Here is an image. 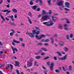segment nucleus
Segmentation results:
<instances>
[{"mask_svg":"<svg viewBox=\"0 0 74 74\" xmlns=\"http://www.w3.org/2000/svg\"><path fill=\"white\" fill-rule=\"evenodd\" d=\"M38 1H40V4H39L40 5H42V0H36V3H38Z\"/></svg>","mask_w":74,"mask_h":74,"instance_id":"nucleus-11","label":"nucleus"},{"mask_svg":"<svg viewBox=\"0 0 74 74\" xmlns=\"http://www.w3.org/2000/svg\"><path fill=\"white\" fill-rule=\"evenodd\" d=\"M35 37L36 38H37L38 40H41V39H42V38H44V37H46V35L44 34L41 35L40 38H39L38 36V35H35Z\"/></svg>","mask_w":74,"mask_h":74,"instance_id":"nucleus-6","label":"nucleus"},{"mask_svg":"<svg viewBox=\"0 0 74 74\" xmlns=\"http://www.w3.org/2000/svg\"><path fill=\"white\" fill-rule=\"evenodd\" d=\"M2 53H3V51H0V54H2Z\"/></svg>","mask_w":74,"mask_h":74,"instance_id":"nucleus-64","label":"nucleus"},{"mask_svg":"<svg viewBox=\"0 0 74 74\" xmlns=\"http://www.w3.org/2000/svg\"><path fill=\"white\" fill-rule=\"evenodd\" d=\"M11 18L12 21L14 22L15 20L14 18V16H13V15H12L11 16H8L7 17H6L5 19L7 21H10V19H9V18Z\"/></svg>","mask_w":74,"mask_h":74,"instance_id":"nucleus-4","label":"nucleus"},{"mask_svg":"<svg viewBox=\"0 0 74 74\" xmlns=\"http://www.w3.org/2000/svg\"><path fill=\"white\" fill-rule=\"evenodd\" d=\"M36 58L37 59H40L41 58V56H37L36 57Z\"/></svg>","mask_w":74,"mask_h":74,"instance_id":"nucleus-34","label":"nucleus"},{"mask_svg":"<svg viewBox=\"0 0 74 74\" xmlns=\"http://www.w3.org/2000/svg\"><path fill=\"white\" fill-rule=\"evenodd\" d=\"M65 10V11H70V10L69 9H68V8H64Z\"/></svg>","mask_w":74,"mask_h":74,"instance_id":"nucleus-36","label":"nucleus"},{"mask_svg":"<svg viewBox=\"0 0 74 74\" xmlns=\"http://www.w3.org/2000/svg\"><path fill=\"white\" fill-rule=\"evenodd\" d=\"M63 4V3L62 0H57V5L58 6H62Z\"/></svg>","mask_w":74,"mask_h":74,"instance_id":"nucleus-5","label":"nucleus"},{"mask_svg":"<svg viewBox=\"0 0 74 74\" xmlns=\"http://www.w3.org/2000/svg\"><path fill=\"white\" fill-rule=\"evenodd\" d=\"M34 62V59L33 58H31L29 61L27 62V67H32V66H33V62Z\"/></svg>","mask_w":74,"mask_h":74,"instance_id":"nucleus-2","label":"nucleus"},{"mask_svg":"<svg viewBox=\"0 0 74 74\" xmlns=\"http://www.w3.org/2000/svg\"><path fill=\"white\" fill-rule=\"evenodd\" d=\"M54 59L55 60H57L58 59L57 58V57H54Z\"/></svg>","mask_w":74,"mask_h":74,"instance_id":"nucleus-44","label":"nucleus"},{"mask_svg":"<svg viewBox=\"0 0 74 74\" xmlns=\"http://www.w3.org/2000/svg\"><path fill=\"white\" fill-rule=\"evenodd\" d=\"M12 45H13V46H15L16 45L15 44V43L13 42H12Z\"/></svg>","mask_w":74,"mask_h":74,"instance_id":"nucleus-55","label":"nucleus"},{"mask_svg":"<svg viewBox=\"0 0 74 74\" xmlns=\"http://www.w3.org/2000/svg\"><path fill=\"white\" fill-rule=\"evenodd\" d=\"M1 11V12H7V10H2Z\"/></svg>","mask_w":74,"mask_h":74,"instance_id":"nucleus-52","label":"nucleus"},{"mask_svg":"<svg viewBox=\"0 0 74 74\" xmlns=\"http://www.w3.org/2000/svg\"><path fill=\"white\" fill-rule=\"evenodd\" d=\"M64 26L65 27H67L68 26L67 25V24H65L64 25Z\"/></svg>","mask_w":74,"mask_h":74,"instance_id":"nucleus-53","label":"nucleus"},{"mask_svg":"<svg viewBox=\"0 0 74 74\" xmlns=\"http://www.w3.org/2000/svg\"><path fill=\"white\" fill-rule=\"evenodd\" d=\"M44 51H48V50L46 49V48H45L44 49Z\"/></svg>","mask_w":74,"mask_h":74,"instance_id":"nucleus-59","label":"nucleus"},{"mask_svg":"<svg viewBox=\"0 0 74 74\" xmlns=\"http://www.w3.org/2000/svg\"><path fill=\"white\" fill-rule=\"evenodd\" d=\"M44 73H45V74H47V71H44Z\"/></svg>","mask_w":74,"mask_h":74,"instance_id":"nucleus-60","label":"nucleus"},{"mask_svg":"<svg viewBox=\"0 0 74 74\" xmlns=\"http://www.w3.org/2000/svg\"><path fill=\"white\" fill-rule=\"evenodd\" d=\"M55 71L56 73H60V71L58 69H56L55 70Z\"/></svg>","mask_w":74,"mask_h":74,"instance_id":"nucleus-39","label":"nucleus"},{"mask_svg":"<svg viewBox=\"0 0 74 74\" xmlns=\"http://www.w3.org/2000/svg\"><path fill=\"white\" fill-rule=\"evenodd\" d=\"M1 1H0V4H2V3L3 2V0H1Z\"/></svg>","mask_w":74,"mask_h":74,"instance_id":"nucleus-62","label":"nucleus"},{"mask_svg":"<svg viewBox=\"0 0 74 74\" xmlns=\"http://www.w3.org/2000/svg\"><path fill=\"white\" fill-rule=\"evenodd\" d=\"M42 15L41 14H39V15L38 16V17L39 18H41V17Z\"/></svg>","mask_w":74,"mask_h":74,"instance_id":"nucleus-61","label":"nucleus"},{"mask_svg":"<svg viewBox=\"0 0 74 74\" xmlns=\"http://www.w3.org/2000/svg\"><path fill=\"white\" fill-rule=\"evenodd\" d=\"M7 11H6V14H9V13H10V12H11V11L9 10L8 11V10H6Z\"/></svg>","mask_w":74,"mask_h":74,"instance_id":"nucleus-35","label":"nucleus"},{"mask_svg":"<svg viewBox=\"0 0 74 74\" xmlns=\"http://www.w3.org/2000/svg\"><path fill=\"white\" fill-rule=\"evenodd\" d=\"M45 42H49V39H47L45 40Z\"/></svg>","mask_w":74,"mask_h":74,"instance_id":"nucleus-40","label":"nucleus"},{"mask_svg":"<svg viewBox=\"0 0 74 74\" xmlns=\"http://www.w3.org/2000/svg\"><path fill=\"white\" fill-rule=\"evenodd\" d=\"M10 25H11L12 26H16V25L15 24V23H13L12 22H10L9 23Z\"/></svg>","mask_w":74,"mask_h":74,"instance_id":"nucleus-13","label":"nucleus"},{"mask_svg":"<svg viewBox=\"0 0 74 74\" xmlns=\"http://www.w3.org/2000/svg\"><path fill=\"white\" fill-rule=\"evenodd\" d=\"M66 37L67 40H70V37H69V35H66Z\"/></svg>","mask_w":74,"mask_h":74,"instance_id":"nucleus-29","label":"nucleus"},{"mask_svg":"<svg viewBox=\"0 0 74 74\" xmlns=\"http://www.w3.org/2000/svg\"><path fill=\"white\" fill-rule=\"evenodd\" d=\"M58 28L60 29H63V26H62V24H60L59 25Z\"/></svg>","mask_w":74,"mask_h":74,"instance_id":"nucleus-17","label":"nucleus"},{"mask_svg":"<svg viewBox=\"0 0 74 74\" xmlns=\"http://www.w3.org/2000/svg\"><path fill=\"white\" fill-rule=\"evenodd\" d=\"M42 21H46V20H48L50 19V17L48 15L43 16L41 18Z\"/></svg>","mask_w":74,"mask_h":74,"instance_id":"nucleus-3","label":"nucleus"},{"mask_svg":"<svg viewBox=\"0 0 74 74\" xmlns=\"http://www.w3.org/2000/svg\"><path fill=\"white\" fill-rule=\"evenodd\" d=\"M49 58H50V57L48 56L45 57L44 59L45 60H47V59H49Z\"/></svg>","mask_w":74,"mask_h":74,"instance_id":"nucleus-37","label":"nucleus"},{"mask_svg":"<svg viewBox=\"0 0 74 74\" xmlns=\"http://www.w3.org/2000/svg\"><path fill=\"white\" fill-rule=\"evenodd\" d=\"M50 39L51 40V42L52 43V44L53 45V43H54V39L52 37L50 38Z\"/></svg>","mask_w":74,"mask_h":74,"instance_id":"nucleus-14","label":"nucleus"},{"mask_svg":"<svg viewBox=\"0 0 74 74\" xmlns=\"http://www.w3.org/2000/svg\"><path fill=\"white\" fill-rule=\"evenodd\" d=\"M54 37H58V34H55L54 35Z\"/></svg>","mask_w":74,"mask_h":74,"instance_id":"nucleus-63","label":"nucleus"},{"mask_svg":"<svg viewBox=\"0 0 74 74\" xmlns=\"http://www.w3.org/2000/svg\"><path fill=\"white\" fill-rule=\"evenodd\" d=\"M9 67H10V64H7L6 66V69L8 70L9 69Z\"/></svg>","mask_w":74,"mask_h":74,"instance_id":"nucleus-27","label":"nucleus"},{"mask_svg":"<svg viewBox=\"0 0 74 74\" xmlns=\"http://www.w3.org/2000/svg\"><path fill=\"white\" fill-rule=\"evenodd\" d=\"M37 8V5H34V6H32V8L34 10H35Z\"/></svg>","mask_w":74,"mask_h":74,"instance_id":"nucleus-23","label":"nucleus"},{"mask_svg":"<svg viewBox=\"0 0 74 74\" xmlns=\"http://www.w3.org/2000/svg\"><path fill=\"white\" fill-rule=\"evenodd\" d=\"M52 14V10H50L49 12L48 13V14Z\"/></svg>","mask_w":74,"mask_h":74,"instance_id":"nucleus-49","label":"nucleus"},{"mask_svg":"<svg viewBox=\"0 0 74 74\" xmlns=\"http://www.w3.org/2000/svg\"><path fill=\"white\" fill-rule=\"evenodd\" d=\"M54 23H50V24H49V26H52L53 25Z\"/></svg>","mask_w":74,"mask_h":74,"instance_id":"nucleus-33","label":"nucleus"},{"mask_svg":"<svg viewBox=\"0 0 74 74\" xmlns=\"http://www.w3.org/2000/svg\"><path fill=\"white\" fill-rule=\"evenodd\" d=\"M19 40L21 41H23V39L22 38H20Z\"/></svg>","mask_w":74,"mask_h":74,"instance_id":"nucleus-58","label":"nucleus"},{"mask_svg":"<svg viewBox=\"0 0 74 74\" xmlns=\"http://www.w3.org/2000/svg\"><path fill=\"white\" fill-rule=\"evenodd\" d=\"M12 11L15 13H16L17 12V10L16 9H13Z\"/></svg>","mask_w":74,"mask_h":74,"instance_id":"nucleus-25","label":"nucleus"},{"mask_svg":"<svg viewBox=\"0 0 74 74\" xmlns=\"http://www.w3.org/2000/svg\"><path fill=\"white\" fill-rule=\"evenodd\" d=\"M59 45L60 46H61V47H63V46H64V42H63L62 41H61V42H60L59 43Z\"/></svg>","mask_w":74,"mask_h":74,"instance_id":"nucleus-10","label":"nucleus"},{"mask_svg":"<svg viewBox=\"0 0 74 74\" xmlns=\"http://www.w3.org/2000/svg\"><path fill=\"white\" fill-rule=\"evenodd\" d=\"M43 25L47 26H49V24L48 22H44L43 23Z\"/></svg>","mask_w":74,"mask_h":74,"instance_id":"nucleus-18","label":"nucleus"},{"mask_svg":"<svg viewBox=\"0 0 74 74\" xmlns=\"http://www.w3.org/2000/svg\"><path fill=\"white\" fill-rule=\"evenodd\" d=\"M16 71L17 74H20L19 73V71H18L17 70H16Z\"/></svg>","mask_w":74,"mask_h":74,"instance_id":"nucleus-57","label":"nucleus"},{"mask_svg":"<svg viewBox=\"0 0 74 74\" xmlns=\"http://www.w3.org/2000/svg\"><path fill=\"white\" fill-rule=\"evenodd\" d=\"M29 16H30L31 17H32V13L31 12H29Z\"/></svg>","mask_w":74,"mask_h":74,"instance_id":"nucleus-42","label":"nucleus"},{"mask_svg":"<svg viewBox=\"0 0 74 74\" xmlns=\"http://www.w3.org/2000/svg\"><path fill=\"white\" fill-rule=\"evenodd\" d=\"M63 49H64L65 52H69V49L66 48V47H64V48Z\"/></svg>","mask_w":74,"mask_h":74,"instance_id":"nucleus-19","label":"nucleus"},{"mask_svg":"<svg viewBox=\"0 0 74 74\" xmlns=\"http://www.w3.org/2000/svg\"><path fill=\"white\" fill-rule=\"evenodd\" d=\"M13 42H15L16 43H19V41H16L15 40H13Z\"/></svg>","mask_w":74,"mask_h":74,"instance_id":"nucleus-30","label":"nucleus"},{"mask_svg":"<svg viewBox=\"0 0 74 74\" xmlns=\"http://www.w3.org/2000/svg\"><path fill=\"white\" fill-rule=\"evenodd\" d=\"M45 55V53L44 52H42L41 53V55H42V56H44V55Z\"/></svg>","mask_w":74,"mask_h":74,"instance_id":"nucleus-45","label":"nucleus"},{"mask_svg":"<svg viewBox=\"0 0 74 74\" xmlns=\"http://www.w3.org/2000/svg\"><path fill=\"white\" fill-rule=\"evenodd\" d=\"M64 30H69V28L67 27H64Z\"/></svg>","mask_w":74,"mask_h":74,"instance_id":"nucleus-38","label":"nucleus"},{"mask_svg":"<svg viewBox=\"0 0 74 74\" xmlns=\"http://www.w3.org/2000/svg\"><path fill=\"white\" fill-rule=\"evenodd\" d=\"M57 53L58 54V55H59V56H62V54H61V53L60 52H59V51H57Z\"/></svg>","mask_w":74,"mask_h":74,"instance_id":"nucleus-31","label":"nucleus"},{"mask_svg":"<svg viewBox=\"0 0 74 74\" xmlns=\"http://www.w3.org/2000/svg\"><path fill=\"white\" fill-rule=\"evenodd\" d=\"M16 64L14 65L15 66H18V67H20L19 66V62L17 61H15Z\"/></svg>","mask_w":74,"mask_h":74,"instance_id":"nucleus-12","label":"nucleus"},{"mask_svg":"<svg viewBox=\"0 0 74 74\" xmlns=\"http://www.w3.org/2000/svg\"><path fill=\"white\" fill-rule=\"evenodd\" d=\"M65 21H66V23H70V21H69V19L67 18H65Z\"/></svg>","mask_w":74,"mask_h":74,"instance_id":"nucleus-20","label":"nucleus"},{"mask_svg":"<svg viewBox=\"0 0 74 74\" xmlns=\"http://www.w3.org/2000/svg\"><path fill=\"white\" fill-rule=\"evenodd\" d=\"M42 13L43 15H46L47 14H48V13H47V12L45 11V10L42 11Z\"/></svg>","mask_w":74,"mask_h":74,"instance_id":"nucleus-22","label":"nucleus"},{"mask_svg":"<svg viewBox=\"0 0 74 74\" xmlns=\"http://www.w3.org/2000/svg\"><path fill=\"white\" fill-rule=\"evenodd\" d=\"M59 8H60V10H63V8H62V7L60 6H59Z\"/></svg>","mask_w":74,"mask_h":74,"instance_id":"nucleus-48","label":"nucleus"},{"mask_svg":"<svg viewBox=\"0 0 74 74\" xmlns=\"http://www.w3.org/2000/svg\"><path fill=\"white\" fill-rule=\"evenodd\" d=\"M13 34H14V33L12 32L10 33V35L11 36H12Z\"/></svg>","mask_w":74,"mask_h":74,"instance_id":"nucleus-50","label":"nucleus"},{"mask_svg":"<svg viewBox=\"0 0 74 74\" xmlns=\"http://www.w3.org/2000/svg\"><path fill=\"white\" fill-rule=\"evenodd\" d=\"M37 61H35V62H34V66H36L37 67H38V66H39V65H37Z\"/></svg>","mask_w":74,"mask_h":74,"instance_id":"nucleus-26","label":"nucleus"},{"mask_svg":"<svg viewBox=\"0 0 74 74\" xmlns=\"http://www.w3.org/2000/svg\"><path fill=\"white\" fill-rule=\"evenodd\" d=\"M14 18H17V14H16L14 15Z\"/></svg>","mask_w":74,"mask_h":74,"instance_id":"nucleus-56","label":"nucleus"},{"mask_svg":"<svg viewBox=\"0 0 74 74\" xmlns=\"http://www.w3.org/2000/svg\"><path fill=\"white\" fill-rule=\"evenodd\" d=\"M10 71L11 72L12 70V69H13V66L11 64H10Z\"/></svg>","mask_w":74,"mask_h":74,"instance_id":"nucleus-21","label":"nucleus"},{"mask_svg":"<svg viewBox=\"0 0 74 74\" xmlns=\"http://www.w3.org/2000/svg\"><path fill=\"white\" fill-rule=\"evenodd\" d=\"M52 20L53 21V22H56L55 21H56L57 19L56 17H54V16H52Z\"/></svg>","mask_w":74,"mask_h":74,"instance_id":"nucleus-16","label":"nucleus"},{"mask_svg":"<svg viewBox=\"0 0 74 74\" xmlns=\"http://www.w3.org/2000/svg\"><path fill=\"white\" fill-rule=\"evenodd\" d=\"M44 45H45V46H48V45H49L48 43H46L44 44Z\"/></svg>","mask_w":74,"mask_h":74,"instance_id":"nucleus-54","label":"nucleus"},{"mask_svg":"<svg viewBox=\"0 0 74 74\" xmlns=\"http://www.w3.org/2000/svg\"><path fill=\"white\" fill-rule=\"evenodd\" d=\"M37 45H38V46H42V43H41V42H40L38 43L37 44Z\"/></svg>","mask_w":74,"mask_h":74,"instance_id":"nucleus-24","label":"nucleus"},{"mask_svg":"<svg viewBox=\"0 0 74 74\" xmlns=\"http://www.w3.org/2000/svg\"><path fill=\"white\" fill-rule=\"evenodd\" d=\"M65 7H67V8H70V3L69 2H65Z\"/></svg>","mask_w":74,"mask_h":74,"instance_id":"nucleus-8","label":"nucleus"},{"mask_svg":"<svg viewBox=\"0 0 74 74\" xmlns=\"http://www.w3.org/2000/svg\"><path fill=\"white\" fill-rule=\"evenodd\" d=\"M11 48H12V50H13L14 51H16V52H18V50L17 49H16V48H14V47H12V46H11Z\"/></svg>","mask_w":74,"mask_h":74,"instance_id":"nucleus-15","label":"nucleus"},{"mask_svg":"<svg viewBox=\"0 0 74 74\" xmlns=\"http://www.w3.org/2000/svg\"><path fill=\"white\" fill-rule=\"evenodd\" d=\"M28 21L29 23H30V24H32V21H31V20L30 19L28 20Z\"/></svg>","mask_w":74,"mask_h":74,"instance_id":"nucleus-47","label":"nucleus"},{"mask_svg":"<svg viewBox=\"0 0 74 74\" xmlns=\"http://www.w3.org/2000/svg\"><path fill=\"white\" fill-rule=\"evenodd\" d=\"M37 11H40L41 10V8H38L37 9Z\"/></svg>","mask_w":74,"mask_h":74,"instance_id":"nucleus-51","label":"nucleus"},{"mask_svg":"<svg viewBox=\"0 0 74 74\" xmlns=\"http://www.w3.org/2000/svg\"><path fill=\"white\" fill-rule=\"evenodd\" d=\"M49 1H47V3H48V4L49 5H51V0H48Z\"/></svg>","mask_w":74,"mask_h":74,"instance_id":"nucleus-28","label":"nucleus"},{"mask_svg":"<svg viewBox=\"0 0 74 74\" xmlns=\"http://www.w3.org/2000/svg\"><path fill=\"white\" fill-rule=\"evenodd\" d=\"M29 4L31 5H33V4H34V3H33V2L32 1H31L29 2Z\"/></svg>","mask_w":74,"mask_h":74,"instance_id":"nucleus-32","label":"nucleus"},{"mask_svg":"<svg viewBox=\"0 0 74 74\" xmlns=\"http://www.w3.org/2000/svg\"><path fill=\"white\" fill-rule=\"evenodd\" d=\"M67 55H66L64 56L63 57L59 58H58V59L60 60H66V59H67Z\"/></svg>","mask_w":74,"mask_h":74,"instance_id":"nucleus-7","label":"nucleus"},{"mask_svg":"<svg viewBox=\"0 0 74 74\" xmlns=\"http://www.w3.org/2000/svg\"><path fill=\"white\" fill-rule=\"evenodd\" d=\"M35 29L36 30H34L32 31V33L31 32L30 33H26V34L29 35V37L31 38L34 37V34H36L37 35H38L40 34V29L39 27H35Z\"/></svg>","mask_w":74,"mask_h":74,"instance_id":"nucleus-1","label":"nucleus"},{"mask_svg":"<svg viewBox=\"0 0 74 74\" xmlns=\"http://www.w3.org/2000/svg\"><path fill=\"white\" fill-rule=\"evenodd\" d=\"M72 69V66L71 65H70L69 66V70H71V69Z\"/></svg>","mask_w":74,"mask_h":74,"instance_id":"nucleus-46","label":"nucleus"},{"mask_svg":"<svg viewBox=\"0 0 74 74\" xmlns=\"http://www.w3.org/2000/svg\"><path fill=\"white\" fill-rule=\"evenodd\" d=\"M62 69L63 70V71H66V70L65 69V68L64 66H62Z\"/></svg>","mask_w":74,"mask_h":74,"instance_id":"nucleus-43","label":"nucleus"},{"mask_svg":"<svg viewBox=\"0 0 74 74\" xmlns=\"http://www.w3.org/2000/svg\"><path fill=\"white\" fill-rule=\"evenodd\" d=\"M51 65L50 68L51 71H53V66H54V62H52L51 64Z\"/></svg>","mask_w":74,"mask_h":74,"instance_id":"nucleus-9","label":"nucleus"},{"mask_svg":"<svg viewBox=\"0 0 74 74\" xmlns=\"http://www.w3.org/2000/svg\"><path fill=\"white\" fill-rule=\"evenodd\" d=\"M73 34H71L70 35V37H71V38H73Z\"/></svg>","mask_w":74,"mask_h":74,"instance_id":"nucleus-41","label":"nucleus"}]
</instances>
